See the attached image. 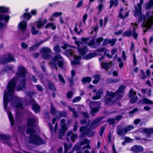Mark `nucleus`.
Wrapping results in <instances>:
<instances>
[{"label": "nucleus", "mask_w": 153, "mask_h": 153, "mask_svg": "<svg viewBox=\"0 0 153 153\" xmlns=\"http://www.w3.org/2000/svg\"><path fill=\"white\" fill-rule=\"evenodd\" d=\"M16 79L15 77L13 78L8 82L7 87V91L5 90L3 95V102L4 109L8 111V103L11 99L13 106L16 108H23L22 101L17 96L13 95L16 87Z\"/></svg>", "instance_id": "f257e3e1"}, {"label": "nucleus", "mask_w": 153, "mask_h": 153, "mask_svg": "<svg viewBox=\"0 0 153 153\" xmlns=\"http://www.w3.org/2000/svg\"><path fill=\"white\" fill-rule=\"evenodd\" d=\"M138 23H141L143 21L142 24L143 27H146L150 28L153 25V16L151 14V12H148L146 15H143V14L139 16Z\"/></svg>", "instance_id": "f03ea898"}, {"label": "nucleus", "mask_w": 153, "mask_h": 153, "mask_svg": "<svg viewBox=\"0 0 153 153\" xmlns=\"http://www.w3.org/2000/svg\"><path fill=\"white\" fill-rule=\"evenodd\" d=\"M29 142L30 143L36 146H39L45 143L43 140L39 136L34 134L31 135L29 137Z\"/></svg>", "instance_id": "7ed1b4c3"}, {"label": "nucleus", "mask_w": 153, "mask_h": 153, "mask_svg": "<svg viewBox=\"0 0 153 153\" xmlns=\"http://www.w3.org/2000/svg\"><path fill=\"white\" fill-rule=\"evenodd\" d=\"M126 86L124 85H121L119 86L117 91H115V101L121 100L125 94Z\"/></svg>", "instance_id": "20e7f679"}, {"label": "nucleus", "mask_w": 153, "mask_h": 153, "mask_svg": "<svg viewBox=\"0 0 153 153\" xmlns=\"http://www.w3.org/2000/svg\"><path fill=\"white\" fill-rule=\"evenodd\" d=\"M18 72L16 74V76L17 79H19L21 77L22 79H25L26 71L25 67L20 66L18 68Z\"/></svg>", "instance_id": "39448f33"}, {"label": "nucleus", "mask_w": 153, "mask_h": 153, "mask_svg": "<svg viewBox=\"0 0 153 153\" xmlns=\"http://www.w3.org/2000/svg\"><path fill=\"white\" fill-rule=\"evenodd\" d=\"M136 92L134 91L133 88H131L129 91L128 97L130 99V102L131 104L135 103L138 100V97L135 96Z\"/></svg>", "instance_id": "423d86ee"}, {"label": "nucleus", "mask_w": 153, "mask_h": 153, "mask_svg": "<svg viewBox=\"0 0 153 153\" xmlns=\"http://www.w3.org/2000/svg\"><path fill=\"white\" fill-rule=\"evenodd\" d=\"M8 57L1 59L0 61V64L1 65H5L7 63H9L12 62H15L16 59L12 56L10 53H8L7 54Z\"/></svg>", "instance_id": "0eeeda50"}, {"label": "nucleus", "mask_w": 153, "mask_h": 153, "mask_svg": "<svg viewBox=\"0 0 153 153\" xmlns=\"http://www.w3.org/2000/svg\"><path fill=\"white\" fill-rule=\"evenodd\" d=\"M26 80L25 79H22L20 80L19 84L17 87V90L18 91H22L25 88Z\"/></svg>", "instance_id": "6e6552de"}, {"label": "nucleus", "mask_w": 153, "mask_h": 153, "mask_svg": "<svg viewBox=\"0 0 153 153\" xmlns=\"http://www.w3.org/2000/svg\"><path fill=\"white\" fill-rule=\"evenodd\" d=\"M62 59V57L59 54H57L54 56L52 59V62L51 64H52L54 67L57 68V64L56 62L59 61V59Z\"/></svg>", "instance_id": "1a4fd4ad"}, {"label": "nucleus", "mask_w": 153, "mask_h": 153, "mask_svg": "<svg viewBox=\"0 0 153 153\" xmlns=\"http://www.w3.org/2000/svg\"><path fill=\"white\" fill-rule=\"evenodd\" d=\"M36 120L33 118L30 117L27 120V126L28 127H35Z\"/></svg>", "instance_id": "9d476101"}, {"label": "nucleus", "mask_w": 153, "mask_h": 153, "mask_svg": "<svg viewBox=\"0 0 153 153\" xmlns=\"http://www.w3.org/2000/svg\"><path fill=\"white\" fill-rule=\"evenodd\" d=\"M131 150L135 153H138L143 152L144 149L141 146L135 145L131 148Z\"/></svg>", "instance_id": "9b49d317"}, {"label": "nucleus", "mask_w": 153, "mask_h": 153, "mask_svg": "<svg viewBox=\"0 0 153 153\" xmlns=\"http://www.w3.org/2000/svg\"><path fill=\"white\" fill-rule=\"evenodd\" d=\"M103 117H97L92 122L90 127L91 128L92 127V126H96V127H97L100 124V122L103 118Z\"/></svg>", "instance_id": "f8f14e48"}, {"label": "nucleus", "mask_w": 153, "mask_h": 153, "mask_svg": "<svg viewBox=\"0 0 153 153\" xmlns=\"http://www.w3.org/2000/svg\"><path fill=\"white\" fill-rule=\"evenodd\" d=\"M47 20L45 19L44 20L43 22H42V19L41 18L39 19L36 22V27L38 29H40L43 27L45 24L47 22Z\"/></svg>", "instance_id": "ddd939ff"}, {"label": "nucleus", "mask_w": 153, "mask_h": 153, "mask_svg": "<svg viewBox=\"0 0 153 153\" xmlns=\"http://www.w3.org/2000/svg\"><path fill=\"white\" fill-rule=\"evenodd\" d=\"M18 26L20 30L24 32L26 30L27 26V22L24 21L21 22L19 24Z\"/></svg>", "instance_id": "4468645a"}, {"label": "nucleus", "mask_w": 153, "mask_h": 153, "mask_svg": "<svg viewBox=\"0 0 153 153\" xmlns=\"http://www.w3.org/2000/svg\"><path fill=\"white\" fill-rule=\"evenodd\" d=\"M79 131L81 132L80 136L81 137H85L88 134L87 128L86 126H82L79 128Z\"/></svg>", "instance_id": "2eb2a0df"}, {"label": "nucleus", "mask_w": 153, "mask_h": 153, "mask_svg": "<svg viewBox=\"0 0 153 153\" xmlns=\"http://www.w3.org/2000/svg\"><path fill=\"white\" fill-rule=\"evenodd\" d=\"M134 8V15L135 17H138L139 16L143 14L142 12V7L135 6Z\"/></svg>", "instance_id": "dca6fc26"}, {"label": "nucleus", "mask_w": 153, "mask_h": 153, "mask_svg": "<svg viewBox=\"0 0 153 153\" xmlns=\"http://www.w3.org/2000/svg\"><path fill=\"white\" fill-rule=\"evenodd\" d=\"M97 55V54L96 53L90 52L84 56H83L82 58L83 59L88 60L95 57Z\"/></svg>", "instance_id": "f3484780"}, {"label": "nucleus", "mask_w": 153, "mask_h": 153, "mask_svg": "<svg viewBox=\"0 0 153 153\" xmlns=\"http://www.w3.org/2000/svg\"><path fill=\"white\" fill-rule=\"evenodd\" d=\"M11 138V136L7 135L6 134H0V139L5 141L7 143L10 140ZM7 144L9 146V143H7Z\"/></svg>", "instance_id": "a211bd4d"}, {"label": "nucleus", "mask_w": 153, "mask_h": 153, "mask_svg": "<svg viewBox=\"0 0 153 153\" xmlns=\"http://www.w3.org/2000/svg\"><path fill=\"white\" fill-rule=\"evenodd\" d=\"M78 51L81 56H83L88 51L87 48L86 46H84L83 48L79 47L78 48Z\"/></svg>", "instance_id": "6ab92c4d"}, {"label": "nucleus", "mask_w": 153, "mask_h": 153, "mask_svg": "<svg viewBox=\"0 0 153 153\" xmlns=\"http://www.w3.org/2000/svg\"><path fill=\"white\" fill-rule=\"evenodd\" d=\"M32 109L35 113L37 114L40 112V107L38 103L33 104L32 105Z\"/></svg>", "instance_id": "aec40b11"}, {"label": "nucleus", "mask_w": 153, "mask_h": 153, "mask_svg": "<svg viewBox=\"0 0 153 153\" xmlns=\"http://www.w3.org/2000/svg\"><path fill=\"white\" fill-rule=\"evenodd\" d=\"M40 52L44 54L50 53L52 52L51 49L48 47H42L41 49Z\"/></svg>", "instance_id": "412c9836"}, {"label": "nucleus", "mask_w": 153, "mask_h": 153, "mask_svg": "<svg viewBox=\"0 0 153 153\" xmlns=\"http://www.w3.org/2000/svg\"><path fill=\"white\" fill-rule=\"evenodd\" d=\"M7 112L8 118L10 123V125L12 126L14 124V121L13 115L11 111Z\"/></svg>", "instance_id": "4be33fe9"}, {"label": "nucleus", "mask_w": 153, "mask_h": 153, "mask_svg": "<svg viewBox=\"0 0 153 153\" xmlns=\"http://www.w3.org/2000/svg\"><path fill=\"white\" fill-rule=\"evenodd\" d=\"M10 19V17L8 15H4L0 14V21H4L5 22H8Z\"/></svg>", "instance_id": "5701e85b"}, {"label": "nucleus", "mask_w": 153, "mask_h": 153, "mask_svg": "<svg viewBox=\"0 0 153 153\" xmlns=\"http://www.w3.org/2000/svg\"><path fill=\"white\" fill-rule=\"evenodd\" d=\"M48 85L49 89L50 90L53 91H56V88L55 85L49 80L48 81Z\"/></svg>", "instance_id": "b1692460"}, {"label": "nucleus", "mask_w": 153, "mask_h": 153, "mask_svg": "<svg viewBox=\"0 0 153 153\" xmlns=\"http://www.w3.org/2000/svg\"><path fill=\"white\" fill-rule=\"evenodd\" d=\"M143 133L147 134L149 136L151 134L153 133V128H145L143 129Z\"/></svg>", "instance_id": "393cba45"}, {"label": "nucleus", "mask_w": 153, "mask_h": 153, "mask_svg": "<svg viewBox=\"0 0 153 153\" xmlns=\"http://www.w3.org/2000/svg\"><path fill=\"white\" fill-rule=\"evenodd\" d=\"M22 17L24 19L28 21L32 18L31 15L29 12H25L23 15Z\"/></svg>", "instance_id": "a878e982"}, {"label": "nucleus", "mask_w": 153, "mask_h": 153, "mask_svg": "<svg viewBox=\"0 0 153 153\" xmlns=\"http://www.w3.org/2000/svg\"><path fill=\"white\" fill-rule=\"evenodd\" d=\"M115 103V100L112 101L111 98H105V103L108 105H110Z\"/></svg>", "instance_id": "bb28decb"}, {"label": "nucleus", "mask_w": 153, "mask_h": 153, "mask_svg": "<svg viewBox=\"0 0 153 153\" xmlns=\"http://www.w3.org/2000/svg\"><path fill=\"white\" fill-rule=\"evenodd\" d=\"M102 91L99 90L96 93V95L92 97V99L94 100H97L100 99L101 97V95L102 94Z\"/></svg>", "instance_id": "cd10ccee"}, {"label": "nucleus", "mask_w": 153, "mask_h": 153, "mask_svg": "<svg viewBox=\"0 0 153 153\" xmlns=\"http://www.w3.org/2000/svg\"><path fill=\"white\" fill-rule=\"evenodd\" d=\"M36 132L35 129L32 128H29L26 130V133L27 134H30L29 136L31 135H32L34 134Z\"/></svg>", "instance_id": "c85d7f7f"}, {"label": "nucleus", "mask_w": 153, "mask_h": 153, "mask_svg": "<svg viewBox=\"0 0 153 153\" xmlns=\"http://www.w3.org/2000/svg\"><path fill=\"white\" fill-rule=\"evenodd\" d=\"M92 80V78L90 76L84 77L81 80V82L83 83H89Z\"/></svg>", "instance_id": "c756f323"}, {"label": "nucleus", "mask_w": 153, "mask_h": 153, "mask_svg": "<svg viewBox=\"0 0 153 153\" xmlns=\"http://www.w3.org/2000/svg\"><path fill=\"white\" fill-rule=\"evenodd\" d=\"M74 52V51L72 49H69L66 50L65 53L67 56L71 57L73 56Z\"/></svg>", "instance_id": "7c9ffc66"}, {"label": "nucleus", "mask_w": 153, "mask_h": 153, "mask_svg": "<svg viewBox=\"0 0 153 153\" xmlns=\"http://www.w3.org/2000/svg\"><path fill=\"white\" fill-rule=\"evenodd\" d=\"M9 10L8 7L4 6H0V13H8Z\"/></svg>", "instance_id": "2f4dec72"}, {"label": "nucleus", "mask_w": 153, "mask_h": 153, "mask_svg": "<svg viewBox=\"0 0 153 153\" xmlns=\"http://www.w3.org/2000/svg\"><path fill=\"white\" fill-rule=\"evenodd\" d=\"M132 35V32L129 30H126L122 34V36L123 37H130Z\"/></svg>", "instance_id": "473e14b6"}, {"label": "nucleus", "mask_w": 153, "mask_h": 153, "mask_svg": "<svg viewBox=\"0 0 153 153\" xmlns=\"http://www.w3.org/2000/svg\"><path fill=\"white\" fill-rule=\"evenodd\" d=\"M101 65L102 68L105 70H107L109 69V63H108L102 62Z\"/></svg>", "instance_id": "72a5a7b5"}, {"label": "nucleus", "mask_w": 153, "mask_h": 153, "mask_svg": "<svg viewBox=\"0 0 153 153\" xmlns=\"http://www.w3.org/2000/svg\"><path fill=\"white\" fill-rule=\"evenodd\" d=\"M50 112L52 114H55L56 113L60 114L58 111H56V108L53 106L52 104H51V105Z\"/></svg>", "instance_id": "f704fd0d"}, {"label": "nucleus", "mask_w": 153, "mask_h": 153, "mask_svg": "<svg viewBox=\"0 0 153 153\" xmlns=\"http://www.w3.org/2000/svg\"><path fill=\"white\" fill-rule=\"evenodd\" d=\"M117 133L119 135H123L126 134L127 133L126 131H125V128H120L118 130V131H117Z\"/></svg>", "instance_id": "c9c22d12"}, {"label": "nucleus", "mask_w": 153, "mask_h": 153, "mask_svg": "<svg viewBox=\"0 0 153 153\" xmlns=\"http://www.w3.org/2000/svg\"><path fill=\"white\" fill-rule=\"evenodd\" d=\"M125 131L127 133L128 131H131L134 129V126L131 125H129L125 127Z\"/></svg>", "instance_id": "e433bc0d"}, {"label": "nucleus", "mask_w": 153, "mask_h": 153, "mask_svg": "<svg viewBox=\"0 0 153 153\" xmlns=\"http://www.w3.org/2000/svg\"><path fill=\"white\" fill-rule=\"evenodd\" d=\"M106 96L107 97H110L111 98L115 97V92H109L108 90L106 91Z\"/></svg>", "instance_id": "4c0bfd02"}, {"label": "nucleus", "mask_w": 153, "mask_h": 153, "mask_svg": "<svg viewBox=\"0 0 153 153\" xmlns=\"http://www.w3.org/2000/svg\"><path fill=\"white\" fill-rule=\"evenodd\" d=\"M53 50L57 54H59L61 52V50L59 45H56L53 48Z\"/></svg>", "instance_id": "58836bf2"}, {"label": "nucleus", "mask_w": 153, "mask_h": 153, "mask_svg": "<svg viewBox=\"0 0 153 153\" xmlns=\"http://www.w3.org/2000/svg\"><path fill=\"white\" fill-rule=\"evenodd\" d=\"M25 128V126L19 125L18 127L19 132L21 134H22L24 133V130Z\"/></svg>", "instance_id": "ea45409f"}, {"label": "nucleus", "mask_w": 153, "mask_h": 153, "mask_svg": "<svg viewBox=\"0 0 153 153\" xmlns=\"http://www.w3.org/2000/svg\"><path fill=\"white\" fill-rule=\"evenodd\" d=\"M31 31L33 35H36L38 33L39 31L36 30L35 26H33L31 27Z\"/></svg>", "instance_id": "a19ab883"}, {"label": "nucleus", "mask_w": 153, "mask_h": 153, "mask_svg": "<svg viewBox=\"0 0 153 153\" xmlns=\"http://www.w3.org/2000/svg\"><path fill=\"white\" fill-rule=\"evenodd\" d=\"M65 131L60 129L59 131V133L58 134V138L59 139H62V137L64 136L65 133Z\"/></svg>", "instance_id": "79ce46f5"}, {"label": "nucleus", "mask_w": 153, "mask_h": 153, "mask_svg": "<svg viewBox=\"0 0 153 153\" xmlns=\"http://www.w3.org/2000/svg\"><path fill=\"white\" fill-rule=\"evenodd\" d=\"M144 104H152L153 103V102L150 100L146 98L143 99Z\"/></svg>", "instance_id": "37998d69"}, {"label": "nucleus", "mask_w": 153, "mask_h": 153, "mask_svg": "<svg viewBox=\"0 0 153 153\" xmlns=\"http://www.w3.org/2000/svg\"><path fill=\"white\" fill-rule=\"evenodd\" d=\"M90 142V140H88L87 139L85 138L80 143V145L82 146L86 144H89Z\"/></svg>", "instance_id": "c03bdc74"}, {"label": "nucleus", "mask_w": 153, "mask_h": 153, "mask_svg": "<svg viewBox=\"0 0 153 153\" xmlns=\"http://www.w3.org/2000/svg\"><path fill=\"white\" fill-rule=\"evenodd\" d=\"M74 93L72 91H69L66 94V96L68 98H71L73 96Z\"/></svg>", "instance_id": "a18cd8bd"}, {"label": "nucleus", "mask_w": 153, "mask_h": 153, "mask_svg": "<svg viewBox=\"0 0 153 153\" xmlns=\"http://www.w3.org/2000/svg\"><path fill=\"white\" fill-rule=\"evenodd\" d=\"M81 99V97L80 96L76 97L73 99L72 102L73 103H75L80 101Z\"/></svg>", "instance_id": "49530a36"}, {"label": "nucleus", "mask_w": 153, "mask_h": 153, "mask_svg": "<svg viewBox=\"0 0 153 153\" xmlns=\"http://www.w3.org/2000/svg\"><path fill=\"white\" fill-rule=\"evenodd\" d=\"M52 56L51 55L46 54L43 55L42 58L45 59H51Z\"/></svg>", "instance_id": "de8ad7c7"}, {"label": "nucleus", "mask_w": 153, "mask_h": 153, "mask_svg": "<svg viewBox=\"0 0 153 153\" xmlns=\"http://www.w3.org/2000/svg\"><path fill=\"white\" fill-rule=\"evenodd\" d=\"M13 67L12 66L9 65H7L4 68V71H7L8 70L12 71L13 70Z\"/></svg>", "instance_id": "09e8293b"}, {"label": "nucleus", "mask_w": 153, "mask_h": 153, "mask_svg": "<svg viewBox=\"0 0 153 153\" xmlns=\"http://www.w3.org/2000/svg\"><path fill=\"white\" fill-rule=\"evenodd\" d=\"M57 64L59 67L62 68L63 66L64 62L62 60H59L57 62Z\"/></svg>", "instance_id": "8fccbe9b"}, {"label": "nucleus", "mask_w": 153, "mask_h": 153, "mask_svg": "<svg viewBox=\"0 0 153 153\" xmlns=\"http://www.w3.org/2000/svg\"><path fill=\"white\" fill-rule=\"evenodd\" d=\"M104 54L107 57L109 58H111L112 57V55H111L109 53V51L107 50H105L104 52Z\"/></svg>", "instance_id": "3c124183"}, {"label": "nucleus", "mask_w": 153, "mask_h": 153, "mask_svg": "<svg viewBox=\"0 0 153 153\" xmlns=\"http://www.w3.org/2000/svg\"><path fill=\"white\" fill-rule=\"evenodd\" d=\"M105 130V128L104 126H102L100 128V131L99 132V134L100 136H102Z\"/></svg>", "instance_id": "603ef678"}, {"label": "nucleus", "mask_w": 153, "mask_h": 153, "mask_svg": "<svg viewBox=\"0 0 153 153\" xmlns=\"http://www.w3.org/2000/svg\"><path fill=\"white\" fill-rule=\"evenodd\" d=\"M38 47L37 46L36 43L35 45H33L31 47H29V50L30 51L32 50L35 51Z\"/></svg>", "instance_id": "864d4df0"}, {"label": "nucleus", "mask_w": 153, "mask_h": 153, "mask_svg": "<svg viewBox=\"0 0 153 153\" xmlns=\"http://www.w3.org/2000/svg\"><path fill=\"white\" fill-rule=\"evenodd\" d=\"M140 73L142 74L141 79H145L147 77V76L145 74L144 71L142 69L140 70Z\"/></svg>", "instance_id": "5fc2aeb1"}, {"label": "nucleus", "mask_w": 153, "mask_h": 153, "mask_svg": "<svg viewBox=\"0 0 153 153\" xmlns=\"http://www.w3.org/2000/svg\"><path fill=\"white\" fill-rule=\"evenodd\" d=\"M99 111V108L97 107H94L91 109L92 114L97 113ZM92 115H93L92 114Z\"/></svg>", "instance_id": "6e6d98bb"}, {"label": "nucleus", "mask_w": 153, "mask_h": 153, "mask_svg": "<svg viewBox=\"0 0 153 153\" xmlns=\"http://www.w3.org/2000/svg\"><path fill=\"white\" fill-rule=\"evenodd\" d=\"M58 76L59 78V80L63 83H65V81L63 77V76L61 74H59L58 75Z\"/></svg>", "instance_id": "4d7b16f0"}, {"label": "nucleus", "mask_w": 153, "mask_h": 153, "mask_svg": "<svg viewBox=\"0 0 153 153\" xmlns=\"http://www.w3.org/2000/svg\"><path fill=\"white\" fill-rule=\"evenodd\" d=\"M107 121L109 122L110 125H113L115 123V118H109L108 119Z\"/></svg>", "instance_id": "13d9d810"}, {"label": "nucleus", "mask_w": 153, "mask_h": 153, "mask_svg": "<svg viewBox=\"0 0 153 153\" xmlns=\"http://www.w3.org/2000/svg\"><path fill=\"white\" fill-rule=\"evenodd\" d=\"M133 65L134 66L136 65L137 64V59L136 57L135 53L133 54Z\"/></svg>", "instance_id": "bf43d9fd"}, {"label": "nucleus", "mask_w": 153, "mask_h": 153, "mask_svg": "<svg viewBox=\"0 0 153 153\" xmlns=\"http://www.w3.org/2000/svg\"><path fill=\"white\" fill-rule=\"evenodd\" d=\"M88 44L90 46H91L93 45H95V39H91L90 42L88 43Z\"/></svg>", "instance_id": "052dcab7"}, {"label": "nucleus", "mask_w": 153, "mask_h": 153, "mask_svg": "<svg viewBox=\"0 0 153 153\" xmlns=\"http://www.w3.org/2000/svg\"><path fill=\"white\" fill-rule=\"evenodd\" d=\"M82 114L84 118L86 119H88L89 118V114L87 112H83L82 113Z\"/></svg>", "instance_id": "680f3d73"}, {"label": "nucleus", "mask_w": 153, "mask_h": 153, "mask_svg": "<svg viewBox=\"0 0 153 153\" xmlns=\"http://www.w3.org/2000/svg\"><path fill=\"white\" fill-rule=\"evenodd\" d=\"M106 82L108 84L115 83V79L112 78H110L107 80Z\"/></svg>", "instance_id": "e2e57ef3"}, {"label": "nucleus", "mask_w": 153, "mask_h": 153, "mask_svg": "<svg viewBox=\"0 0 153 153\" xmlns=\"http://www.w3.org/2000/svg\"><path fill=\"white\" fill-rule=\"evenodd\" d=\"M63 13L61 12H55L53 13L52 16L58 17L61 16Z\"/></svg>", "instance_id": "0e129e2a"}, {"label": "nucleus", "mask_w": 153, "mask_h": 153, "mask_svg": "<svg viewBox=\"0 0 153 153\" xmlns=\"http://www.w3.org/2000/svg\"><path fill=\"white\" fill-rule=\"evenodd\" d=\"M22 48L23 49H26L28 47V45L24 42H22L21 44Z\"/></svg>", "instance_id": "69168bd1"}, {"label": "nucleus", "mask_w": 153, "mask_h": 153, "mask_svg": "<svg viewBox=\"0 0 153 153\" xmlns=\"http://www.w3.org/2000/svg\"><path fill=\"white\" fill-rule=\"evenodd\" d=\"M93 78L99 81H100L101 79L100 76L98 74H95L93 76Z\"/></svg>", "instance_id": "338daca9"}, {"label": "nucleus", "mask_w": 153, "mask_h": 153, "mask_svg": "<svg viewBox=\"0 0 153 153\" xmlns=\"http://www.w3.org/2000/svg\"><path fill=\"white\" fill-rule=\"evenodd\" d=\"M83 3V0H81L77 4L76 6V8H79L81 7Z\"/></svg>", "instance_id": "774afa93"}]
</instances>
